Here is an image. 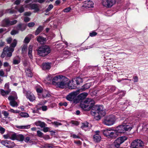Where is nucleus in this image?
Masks as SVG:
<instances>
[{"label":"nucleus","instance_id":"de8ad7c7","mask_svg":"<svg viewBox=\"0 0 148 148\" xmlns=\"http://www.w3.org/2000/svg\"><path fill=\"white\" fill-rule=\"evenodd\" d=\"M52 124L55 125V126L58 127L59 125H62L61 123L58 122L57 121H54L51 123Z\"/></svg>","mask_w":148,"mask_h":148},{"label":"nucleus","instance_id":"a211bd4d","mask_svg":"<svg viewBox=\"0 0 148 148\" xmlns=\"http://www.w3.org/2000/svg\"><path fill=\"white\" fill-rule=\"evenodd\" d=\"M47 40V38L40 36L37 37V40L40 43L44 44Z\"/></svg>","mask_w":148,"mask_h":148},{"label":"nucleus","instance_id":"ddd939ff","mask_svg":"<svg viewBox=\"0 0 148 148\" xmlns=\"http://www.w3.org/2000/svg\"><path fill=\"white\" fill-rule=\"evenodd\" d=\"M94 3L90 0L86 1L84 2L82 5V7L86 9L93 7Z\"/></svg>","mask_w":148,"mask_h":148},{"label":"nucleus","instance_id":"473e14b6","mask_svg":"<svg viewBox=\"0 0 148 148\" xmlns=\"http://www.w3.org/2000/svg\"><path fill=\"white\" fill-rule=\"evenodd\" d=\"M25 139L24 136L22 134H19L17 135V140L21 142L23 141Z\"/></svg>","mask_w":148,"mask_h":148},{"label":"nucleus","instance_id":"aec40b11","mask_svg":"<svg viewBox=\"0 0 148 148\" xmlns=\"http://www.w3.org/2000/svg\"><path fill=\"white\" fill-rule=\"evenodd\" d=\"M84 103L87 105L90 104V106L92 107L94 106L95 104V101L92 99L88 98L86 99L84 101Z\"/></svg>","mask_w":148,"mask_h":148},{"label":"nucleus","instance_id":"8fccbe9b","mask_svg":"<svg viewBox=\"0 0 148 148\" xmlns=\"http://www.w3.org/2000/svg\"><path fill=\"white\" fill-rule=\"evenodd\" d=\"M24 140L25 142L26 143H28L29 142L30 143V141H31V138L29 136L26 137Z\"/></svg>","mask_w":148,"mask_h":148},{"label":"nucleus","instance_id":"423d86ee","mask_svg":"<svg viewBox=\"0 0 148 148\" xmlns=\"http://www.w3.org/2000/svg\"><path fill=\"white\" fill-rule=\"evenodd\" d=\"M8 99L10 101V104L11 106L13 107L18 106V105L16 101V100L18 99V97L15 92L12 91L11 95L8 97Z\"/></svg>","mask_w":148,"mask_h":148},{"label":"nucleus","instance_id":"0eeeda50","mask_svg":"<svg viewBox=\"0 0 148 148\" xmlns=\"http://www.w3.org/2000/svg\"><path fill=\"white\" fill-rule=\"evenodd\" d=\"M79 93V92L78 90L71 92L67 96L66 99L69 101H73L74 103H77L79 102V101L77 99L76 96Z\"/></svg>","mask_w":148,"mask_h":148},{"label":"nucleus","instance_id":"7ed1b4c3","mask_svg":"<svg viewBox=\"0 0 148 148\" xmlns=\"http://www.w3.org/2000/svg\"><path fill=\"white\" fill-rule=\"evenodd\" d=\"M51 51L50 47L47 45H44L38 47L37 50L38 54L40 56H45L49 53Z\"/></svg>","mask_w":148,"mask_h":148},{"label":"nucleus","instance_id":"2eb2a0df","mask_svg":"<svg viewBox=\"0 0 148 148\" xmlns=\"http://www.w3.org/2000/svg\"><path fill=\"white\" fill-rule=\"evenodd\" d=\"M100 131H97L95 132V134L93 136V139L95 142H99L101 140V137L99 134Z\"/></svg>","mask_w":148,"mask_h":148},{"label":"nucleus","instance_id":"f3484780","mask_svg":"<svg viewBox=\"0 0 148 148\" xmlns=\"http://www.w3.org/2000/svg\"><path fill=\"white\" fill-rule=\"evenodd\" d=\"M5 48L6 49V53L7 57H10L12 55V53L14 51V48L11 47H7Z\"/></svg>","mask_w":148,"mask_h":148},{"label":"nucleus","instance_id":"f704fd0d","mask_svg":"<svg viewBox=\"0 0 148 148\" xmlns=\"http://www.w3.org/2000/svg\"><path fill=\"white\" fill-rule=\"evenodd\" d=\"M67 55L71 56V53L68 50H64L62 52V54L61 56V57H64V56Z\"/></svg>","mask_w":148,"mask_h":148},{"label":"nucleus","instance_id":"052dcab7","mask_svg":"<svg viewBox=\"0 0 148 148\" xmlns=\"http://www.w3.org/2000/svg\"><path fill=\"white\" fill-rule=\"evenodd\" d=\"M39 126L43 128L45 127L46 124L44 122H42L40 121Z\"/></svg>","mask_w":148,"mask_h":148},{"label":"nucleus","instance_id":"5fc2aeb1","mask_svg":"<svg viewBox=\"0 0 148 148\" xmlns=\"http://www.w3.org/2000/svg\"><path fill=\"white\" fill-rule=\"evenodd\" d=\"M8 111L14 113H19V111L18 110H14L13 109H10V110H8Z\"/></svg>","mask_w":148,"mask_h":148},{"label":"nucleus","instance_id":"e433bc0d","mask_svg":"<svg viewBox=\"0 0 148 148\" xmlns=\"http://www.w3.org/2000/svg\"><path fill=\"white\" fill-rule=\"evenodd\" d=\"M42 27L41 26H39L36 31L35 35H38L42 32Z\"/></svg>","mask_w":148,"mask_h":148},{"label":"nucleus","instance_id":"49530a36","mask_svg":"<svg viewBox=\"0 0 148 148\" xmlns=\"http://www.w3.org/2000/svg\"><path fill=\"white\" fill-rule=\"evenodd\" d=\"M17 136L15 133L13 134L11 136V139L13 140H16Z\"/></svg>","mask_w":148,"mask_h":148},{"label":"nucleus","instance_id":"20e7f679","mask_svg":"<svg viewBox=\"0 0 148 148\" xmlns=\"http://www.w3.org/2000/svg\"><path fill=\"white\" fill-rule=\"evenodd\" d=\"M102 131L104 135L109 138L114 139L118 135L116 130L112 128L103 130Z\"/></svg>","mask_w":148,"mask_h":148},{"label":"nucleus","instance_id":"6e6d98bb","mask_svg":"<svg viewBox=\"0 0 148 148\" xmlns=\"http://www.w3.org/2000/svg\"><path fill=\"white\" fill-rule=\"evenodd\" d=\"M4 116H5V118L8 117V116L9 115V114L6 111H3L2 112Z\"/></svg>","mask_w":148,"mask_h":148},{"label":"nucleus","instance_id":"680f3d73","mask_svg":"<svg viewBox=\"0 0 148 148\" xmlns=\"http://www.w3.org/2000/svg\"><path fill=\"white\" fill-rule=\"evenodd\" d=\"M7 140H2L1 142V143L3 145L5 146L6 147V145H7Z\"/></svg>","mask_w":148,"mask_h":148},{"label":"nucleus","instance_id":"c85d7f7f","mask_svg":"<svg viewBox=\"0 0 148 148\" xmlns=\"http://www.w3.org/2000/svg\"><path fill=\"white\" fill-rule=\"evenodd\" d=\"M10 91V89H9L5 91L3 89H0V92L1 94L3 96H5L8 95Z\"/></svg>","mask_w":148,"mask_h":148},{"label":"nucleus","instance_id":"cd10ccee","mask_svg":"<svg viewBox=\"0 0 148 148\" xmlns=\"http://www.w3.org/2000/svg\"><path fill=\"white\" fill-rule=\"evenodd\" d=\"M90 87V84L89 83H86L83 86L82 88L78 90H79V92L80 91L82 92L85 90L86 89L89 88Z\"/></svg>","mask_w":148,"mask_h":148},{"label":"nucleus","instance_id":"4468645a","mask_svg":"<svg viewBox=\"0 0 148 148\" xmlns=\"http://www.w3.org/2000/svg\"><path fill=\"white\" fill-rule=\"evenodd\" d=\"M63 76L62 75H59L54 77L52 79V84L56 86L58 83L60 81L62 77Z\"/></svg>","mask_w":148,"mask_h":148},{"label":"nucleus","instance_id":"4d7b16f0","mask_svg":"<svg viewBox=\"0 0 148 148\" xmlns=\"http://www.w3.org/2000/svg\"><path fill=\"white\" fill-rule=\"evenodd\" d=\"M49 94H48V93L47 92H43L42 94V97L43 98H46L47 97H49Z\"/></svg>","mask_w":148,"mask_h":148},{"label":"nucleus","instance_id":"bb28decb","mask_svg":"<svg viewBox=\"0 0 148 148\" xmlns=\"http://www.w3.org/2000/svg\"><path fill=\"white\" fill-rule=\"evenodd\" d=\"M26 76L28 77H32L33 76V74L31 70L29 68H27L25 70Z\"/></svg>","mask_w":148,"mask_h":148},{"label":"nucleus","instance_id":"1a4fd4ad","mask_svg":"<svg viewBox=\"0 0 148 148\" xmlns=\"http://www.w3.org/2000/svg\"><path fill=\"white\" fill-rule=\"evenodd\" d=\"M143 142L140 140L137 139L134 140L132 143L131 148H142L143 146Z\"/></svg>","mask_w":148,"mask_h":148},{"label":"nucleus","instance_id":"79ce46f5","mask_svg":"<svg viewBox=\"0 0 148 148\" xmlns=\"http://www.w3.org/2000/svg\"><path fill=\"white\" fill-rule=\"evenodd\" d=\"M37 135L40 138L43 137L44 134L39 130H38L37 132Z\"/></svg>","mask_w":148,"mask_h":148},{"label":"nucleus","instance_id":"a18cd8bd","mask_svg":"<svg viewBox=\"0 0 148 148\" xmlns=\"http://www.w3.org/2000/svg\"><path fill=\"white\" fill-rule=\"evenodd\" d=\"M53 78L52 75H49L46 78V80L50 81V82L52 80Z\"/></svg>","mask_w":148,"mask_h":148},{"label":"nucleus","instance_id":"603ef678","mask_svg":"<svg viewBox=\"0 0 148 148\" xmlns=\"http://www.w3.org/2000/svg\"><path fill=\"white\" fill-rule=\"evenodd\" d=\"M97 34V32L94 31H92L90 33L89 36L91 37H93L96 36Z\"/></svg>","mask_w":148,"mask_h":148},{"label":"nucleus","instance_id":"a19ab883","mask_svg":"<svg viewBox=\"0 0 148 148\" xmlns=\"http://www.w3.org/2000/svg\"><path fill=\"white\" fill-rule=\"evenodd\" d=\"M17 41L16 39L14 40L13 42L11 44L10 47L14 48L15 47L17 44Z\"/></svg>","mask_w":148,"mask_h":148},{"label":"nucleus","instance_id":"f8f14e48","mask_svg":"<svg viewBox=\"0 0 148 148\" xmlns=\"http://www.w3.org/2000/svg\"><path fill=\"white\" fill-rule=\"evenodd\" d=\"M115 2V0H102V3L103 6L107 8H110Z\"/></svg>","mask_w":148,"mask_h":148},{"label":"nucleus","instance_id":"f03ea898","mask_svg":"<svg viewBox=\"0 0 148 148\" xmlns=\"http://www.w3.org/2000/svg\"><path fill=\"white\" fill-rule=\"evenodd\" d=\"M131 117H129L127 119L124 121V123L125 125H120L116 128L115 130L117 132L118 135L119 134L124 133L126 131H130L133 127L132 125H127V124H131Z\"/></svg>","mask_w":148,"mask_h":148},{"label":"nucleus","instance_id":"0e129e2a","mask_svg":"<svg viewBox=\"0 0 148 148\" xmlns=\"http://www.w3.org/2000/svg\"><path fill=\"white\" fill-rule=\"evenodd\" d=\"M5 129L3 128V127H0V133L2 134H3L5 132Z\"/></svg>","mask_w":148,"mask_h":148},{"label":"nucleus","instance_id":"72a5a7b5","mask_svg":"<svg viewBox=\"0 0 148 148\" xmlns=\"http://www.w3.org/2000/svg\"><path fill=\"white\" fill-rule=\"evenodd\" d=\"M32 46L31 45H29L28 47V55L30 59L32 58Z\"/></svg>","mask_w":148,"mask_h":148},{"label":"nucleus","instance_id":"338daca9","mask_svg":"<svg viewBox=\"0 0 148 148\" xmlns=\"http://www.w3.org/2000/svg\"><path fill=\"white\" fill-rule=\"evenodd\" d=\"M8 12H9L11 14L14 13L16 11L15 10H14L13 9H9L8 10Z\"/></svg>","mask_w":148,"mask_h":148},{"label":"nucleus","instance_id":"5701e85b","mask_svg":"<svg viewBox=\"0 0 148 148\" xmlns=\"http://www.w3.org/2000/svg\"><path fill=\"white\" fill-rule=\"evenodd\" d=\"M10 21L8 18H6L4 19L2 22V26L7 27L10 26Z\"/></svg>","mask_w":148,"mask_h":148},{"label":"nucleus","instance_id":"09e8293b","mask_svg":"<svg viewBox=\"0 0 148 148\" xmlns=\"http://www.w3.org/2000/svg\"><path fill=\"white\" fill-rule=\"evenodd\" d=\"M18 32V31L17 30L13 29L11 32V34L12 35H15Z\"/></svg>","mask_w":148,"mask_h":148},{"label":"nucleus","instance_id":"b1692460","mask_svg":"<svg viewBox=\"0 0 148 148\" xmlns=\"http://www.w3.org/2000/svg\"><path fill=\"white\" fill-rule=\"evenodd\" d=\"M72 83H76V84L78 85L83 82L82 79L80 77H77L72 80Z\"/></svg>","mask_w":148,"mask_h":148},{"label":"nucleus","instance_id":"e2e57ef3","mask_svg":"<svg viewBox=\"0 0 148 148\" xmlns=\"http://www.w3.org/2000/svg\"><path fill=\"white\" fill-rule=\"evenodd\" d=\"M35 25V23L34 22H31L28 24V26L29 27H33Z\"/></svg>","mask_w":148,"mask_h":148},{"label":"nucleus","instance_id":"9b49d317","mask_svg":"<svg viewBox=\"0 0 148 148\" xmlns=\"http://www.w3.org/2000/svg\"><path fill=\"white\" fill-rule=\"evenodd\" d=\"M23 93L25 95L26 97L30 101H33L35 100L36 97L30 91H27L24 89Z\"/></svg>","mask_w":148,"mask_h":148},{"label":"nucleus","instance_id":"39448f33","mask_svg":"<svg viewBox=\"0 0 148 148\" xmlns=\"http://www.w3.org/2000/svg\"><path fill=\"white\" fill-rule=\"evenodd\" d=\"M116 120V116L111 115L105 117L103 121V123L105 125L110 126L114 124Z\"/></svg>","mask_w":148,"mask_h":148},{"label":"nucleus","instance_id":"3c124183","mask_svg":"<svg viewBox=\"0 0 148 148\" xmlns=\"http://www.w3.org/2000/svg\"><path fill=\"white\" fill-rule=\"evenodd\" d=\"M6 48H4L3 49V52H2V53L1 55V57H2V58H4L5 56V54H6Z\"/></svg>","mask_w":148,"mask_h":148},{"label":"nucleus","instance_id":"c03bdc74","mask_svg":"<svg viewBox=\"0 0 148 148\" xmlns=\"http://www.w3.org/2000/svg\"><path fill=\"white\" fill-rule=\"evenodd\" d=\"M15 8L18 11L21 13L23 12L24 11V8L23 6L21 7L19 9H18L17 6H16L15 7Z\"/></svg>","mask_w":148,"mask_h":148},{"label":"nucleus","instance_id":"37998d69","mask_svg":"<svg viewBox=\"0 0 148 148\" xmlns=\"http://www.w3.org/2000/svg\"><path fill=\"white\" fill-rule=\"evenodd\" d=\"M20 115L23 117H27L29 116V114L27 113L23 112L20 113Z\"/></svg>","mask_w":148,"mask_h":148},{"label":"nucleus","instance_id":"4c0bfd02","mask_svg":"<svg viewBox=\"0 0 148 148\" xmlns=\"http://www.w3.org/2000/svg\"><path fill=\"white\" fill-rule=\"evenodd\" d=\"M40 67L44 70H49L51 68L50 65H40Z\"/></svg>","mask_w":148,"mask_h":148},{"label":"nucleus","instance_id":"9d476101","mask_svg":"<svg viewBox=\"0 0 148 148\" xmlns=\"http://www.w3.org/2000/svg\"><path fill=\"white\" fill-rule=\"evenodd\" d=\"M127 139L126 136H122L117 138L114 141V145L116 147H119L120 145Z\"/></svg>","mask_w":148,"mask_h":148},{"label":"nucleus","instance_id":"f257e3e1","mask_svg":"<svg viewBox=\"0 0 148 148\" xmlns=\"http://www.w3.org/2000/svg\"><path fill=\"white\" fill-rule=\"evenodd\" d=\"M90 113L92 115L94 116L95 119L97 121L101 119V115L104 116L106 114L105 111L102 105L94 106L92 107Z\"/></svg>","mask_w":148,"mask_h":148},{"label":"nucleus","instance_id":"774afa93","mask_svg":"<svg viewBox=\"0 0 148 148\" xmlns=\"http://www.w3.org/2000/svg\"><path fill=\"white\" fill-rule=\"evenodd\" d=\"M45 148H54L53 146L51 145H47L46 146Z\"/></svg>","mask_w":148,"mask_h":148},{"label":"nucleus","instance_id":"bf43d9fd","mask_svg":"<svg viewBox=\"0 0 148 148\" xmlns=\"http://www.w3.org/2000/svg\"><path fill=\"white\" fill-rule=\"evenodd\" d=\"M40 108H41L42 110L44 111H46L47 109V107L46 106H43Z\"/></svg>","mask_w":148,"mask_h":148},{"label":"nucleus","instance_id":"7c9ffc66","mask_svg":"<svg viewBox=\"0 0 148 148\" xmlns=\"http://www.w3.org/2000/svg\"><path fill=\"white\" fill-rule=\"evenodd\" d=\"M16 127L18 129H29L30 128L31 125H25L16 126Z\"/></svg>","mask_w":148,"mask_h":148},{"label":"nucleus","instance_id":"a878e982","mask_svg":"<svg viewBox=\"0 0 148 148\" xmlns=\"http://www.w3.org/2000/svg\"><path fill=\"white\" fill-rule=\"evenodd\" d=\"M30 8L29 9L31 10H34L36 11L37 12L39 11V9L37 5L35 3L30 4L29 5Z\"/></svg>","mask_w":148,"mask_h":148},{"label":"nucleus","instance_id":"c756f323","mask_svg":"<svg viewBox=\"0 0 148 148\" xmlns=\"http://www.w3.org/2000/svg\"><path fill=\"white\" fill-rule=\"evenodd\" d=\"M15 146V144L13 142L7 140L6 147L8 148H12Z\"/></svg>","mask_w":148,"mask_h":148},{"label":"nucleus","instance_id":"412c9836","mask_svg":"<svg viewBox=\"0 0 148 148\" xmlns=\"http://www.w3.org/2000/svg\"><path fill=\"white\" fill-rule=\"evenodd\" d=\"M62 42L59 43V44H57L56 45V48L57 49L60 48V49L62 48H63L64 47V45H66V47H67L68 46V44L67 42L66 41H62Z\"/></svg>","mask_w":148,"mask_h":148},{"label":"nucleus","instance_id":"6ab92c4d","mask_svg":"<svg viewBox=\"0 0 148 148\" xmlns=\"http://www.w3.org/2000/svg\"><path fill=\"white\" fill-rule=\"evenodd\" d=\"M80 106L84 110L86 111H89L90 109L92 110V107L89 105L86 104L84 103H81Z\"/></svg>","mask_w":148,"mask_h":148},{"label":"nucleus","instance_id":"c9c22d12","mask_svg":"<svg viewBox=\"0 0 148 148\" xmlns=\"http://www.w3.org/2000/svg\"><path fill=\"white\" fill-rule=\"evenodd\" d=\"M21 59L18 57H15L13 60V64H18L20 62Z\"/></svg>","mask_w":148,"mask_h":148},{"label":"nucleus","instance_id":"4be33fe9","mask_svg":"<svg viewBox=\"0 0 148 148\" xmlns=\"http://www.w3.org/2000/svg\"><path fill=\"white\" fill-rule=\"evenodd\" d=\"M88 95V93L87 92H84L80 94L77 97L78 99L82 100L84 99Z\"/></svg>","mask_w":148,"mask_h":148},{"label":"nucleus","instance_id":"6e6552de","mask_svg":"<svg viewBox=\"0 0 148 148\" xmlns=\"http://www.w3.org/2000/svg\"><path fill=\"white\" fill-rule=\"evenodd\" d=\"M62 78L56 85V87L61 88H64L66 87L69 85V81L68 78L65 76L62 77Z\"/></svg>","mask_w":148,"mask_h":148},{"label":"nucleus","instance_id":"864d4df0","mask_svg":"<svg viewBox=\"0 0 148 148\" xmlns=\"http://www.w3.org/2000/svg\"><path fill=\"white\" fill-rule=\"evenodd\" d=\"M71 10V8L70 7L67 8H65L63 10V11L64 12H68Z\"/></svg>","mask_w":148,"mask_h":148},{"label":"nucleus","instance_id":"58836bf2","mask_svg":"<svg viewBox=\"0 0 148 148\" xmlns=\"http://www.w3.org/2000/svg\"><path fill=\"white\" fill-rule=\"evenodd\" d=\"M32 36V34H29L28 35L27 37H26L25 38L24 40V42H25V43H28V42H29L30 40V38H29L28 37V36L29 37H31V36Z\"/></svg>","mask_w":148,"mask_h":148},{"label":"nucleus","instance_id":"dca6fc26","mask_svg":"<svg viewBox=\"0 0 148 148\" xmlns=\"http://www.w3.org/2000/svg\"><path fill=\"white\" fill-rule=\"evenodd\" d=\"M109 53H106L105 55V56L104 57V58L105 60V64H112V60L110 58H109Z\"/></svg>","mask_w":148,"mask_h":148},{"label":"nucleus","instance_id":"393cba45","mask_svg":"<svg viewBox=\"0 0 148 148\" xmlns=\"http://www.w3.org/2000/svg\"><path fill=\"white\" fill-rule=\"evenodd\" d=\"M81 128L85 131L88 130L89 129L88 126V123L87 122L82 123Z\"/></svg>","mask_w":148,"mask_h":148},{"label":"nucleus","instance_id":"69168bd1","mask_svg":"<svg viewBox=\"0 0 148 148\" xmlns=\"http://www.w3.org/2000/svg\"><path fill=\"white\" fill-rule=\"evenodd\" d=\"M59 105L60 106H63L65 107L67 106V103L66 102H64V103H62L60 102L59 103Z\"/></svg>","mask_w":148,"mask_h":148},{"label":"nucleus","instance_id":"ea45409f","mask_svg":"<svg viewBox=\"0 0 148 148\" xmlns=\"http://www.w3.org/2000/svg\"><path fill=\"white\" fill-rule=\"evenodd\" d=\"M53 7V6L52 4L49 5L47 8L45 10V11L46 13H47L50 11Z\"/></svg>","mask_w":148,"mask_h":148},{"label":"nucleus","instance_id":"2f4dec72","mask_svg":"<svg viewBox=\"0 0 148 148\" xmlns=\"http://www.w3.org/2000/svg\"><path fill=\"white\" fill-rule=\"evenodd\" d=\"M16 28L18 30H20L21 31H23L25 29V25L20 24L17 26Z\"/></svg>","mask_w":148,"mask_h":148},{"label":"nucleus","instance_id":"13d9d810","mask_svg":"<svg viewBox=\"0 0 148 148\" xmlns=\"http://www.w3.org/2000/svg\"><path fill=\"white\" fill-rule=\"evenodd\" d=\"M17 21L16 20H14L12 21H10V26L14 25L16 23Z\"/></svg>","mask_w":148,"mask_h":148}]
</instances>
